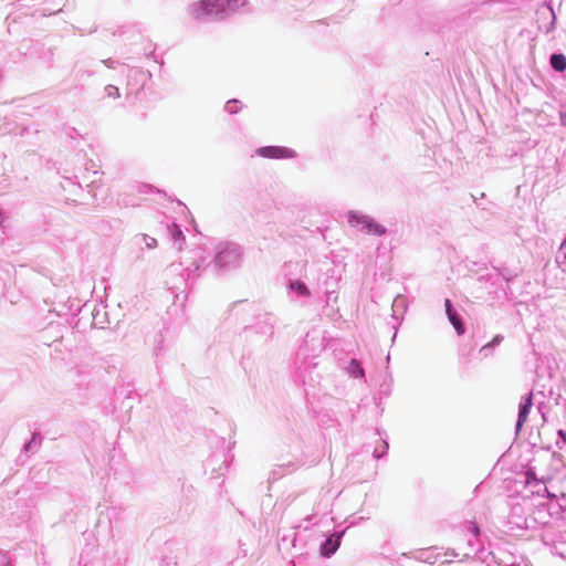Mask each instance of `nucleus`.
<instances>
[{"label":"nucleus","instance_id":"nucleus-1","mask_svg":"<svg viewBox=\"0 0 566 566\" xmlns=\"http://www.w3.org/2000/svg\"><path fill=\"white\" fill-rule=\"evenodd\" d=\"M188 13L197 21L223 19V7L220 0H199L189 4Z\"/></svg>","mask_w":566,"mask_h":566},{"label":"nucleus","instance_id":"nucleus-2","mask_svg":"<svg viewBox=\"0 0 566 566\" xmlns=\"http://www.w3.org/2000/svg\"><path fill=\"white\" fill-rule=\"evenodd\" d=\"M258 155L261 157L273 158V159H282V158H293L295 153L286 147L281 146H266L259 148L256 150Z\"/></svg>","mask_w":566,"mask_h":566},{"label":"nucleus","instance_id":"nucleus-3","mask_svg":"<svg viewBox=\"0 0 566 566\" xmlns=\"http://www.w3.org/2000/svg\"><path fill=\"white\" fill-rule=\"evenodd\" d=\"M533 405V395L530 392L525 398V402L521 405L518 411V419L516 423V429L520 430L524 422L527 420L531 407Z\"/></svg>","mask_w":566,"mask_h":566},{"label":"nucleus","instance_id":"nucleus-4","mask_svg":"<svg viewBox=\"0 0 566 566\" xmlns=\"http://www.w3.org/2000/svg\"><path fill=\"white\" fill-rule=\"evenodd\" d=\"M223 7V18L243 8L247 0H220Z\"/></svg>","mask_w":566,"mask_h":566},{"label":"nucleus","instance_id":"nucleus-5","mask_svg":"<svg viewBox=\"0 0 566 566\" xmlns=\"http://www.w3.org/2000/svg\"><path fill=\"white\" fill-rule=\"evenodd\" d=\"M338 546H339V537L334 538L333 536H331L322 545V554L324 556L328 557L337 551Z\"/></svg>","mask_w":566,"mask_h":566},{"label":"nucleus","instance_id":"nucleus-6","mask_svg":"<svg viewBox=\"0 0 566 566\" xmlns=\"http://www.w3.org/2000/svg\"><path fill=\"white\" fill-rule=\"evenodd\" d=\"M551 65L554 71H565L566 70V56L562 53H555L551 56Z\"/></svg>","mask_w":566,"mask_h":566},{"label":"nucleus","instance_id":"nucleus-7","mask_svg":"<svg viewBox=\"0 0 566 566\" xmlns=\"http://www.w3.org/2000/svg\"><path fill=\"white\" fill-rule=\"evenodd\" d=\"M290 286L292 290H294L298 294L304 295V296H310V291L304 283L296 281V282H292Z\"/></svg>","mask_w":566,"mask_h":566},{"label":"nucleus","instance_id":"nucleus-8","mask_svg":"<svg viewBox=\"0 0 566 566\" xmlns=\"http://www.w3.org/2000/svg\"><path fill=\"white\" fill-rule=\"evenodd\" d=\"M448 318L451 322V324L453 325V327L455 328V331L458 332V334H463L464 333L463 324L460 321V318L458 317L457 313L452 314Z\"/></svg>","mask_w":566,"mask_h":566},{"label":"nucleus","instance_id":"nucleus-9","mask_svg":"<svg viewBox=\"0 0 566 566\" xmlns=\"http://www.w3.org/2000/svg\"><path fill=\"white\" fill-rule=\"evenodd\" d=\"M558 263L566 270V239L564 240L559 249Z\"/></svg>","mask_w":566,"mask_h":566},{"label":"nucleus","instance_id":"nucleus-10","mask_svg":"<svg viewBox=\"0 0 566 566\" xmlns=\"http://www.w3.org/2000/svg\"><path fill=\"white\" fill-rule=\"evenodd\" d=\"M503 337L500 335H496L490 343L485 344L481 350H485L494 345H497L502 342Z\"/></svg>","mask_w":566,"mask_h":566},{"label":"nucleus","instance_id":"nucleus-11","mask_svg":"<svg viewBox=\"0 0 566 566\" xmlns=\"http://www.w3.org/2000/svg\"><path fill=\"white\" fill-rule=\"evenodd\" d=\"M423 554H424V551H423V549H421V551L419 552V556H417V559H418V560H420V562H428V563H430V564H434V563H436L437 557H434L433 559H431V556L424 557V556H423Z\"/></svg>","mask_w":566,"mask_h":566},{"label":"nucleus","instance_id":"nucleus-12","mask_svg":"<svg viewBox=\"0 0 566 566\" xmlns=\"http://www.w3.org/2000/svg\"><path fill=\"white\" fill-rule=\"evenodd\" d=\"M444 305H446V312H447L448 317L455 313L454 310L452 308V304L449 298L446 300Z\"/></svg>","mask_w":566,"mask_h":566},{"label":"nucleus","instance_id":"nucleus-13","mask_svg":"<svg viewBox=\"0 0 566 566\" xmlns=\"http://www.w3.org/2000/svg\"><path fill=\"white\" fill-rule=\"evenodd\" d=\"M102 63H104L105 66L108 67V69H115L116 67V62L113 61V60H108L107 62L106 61H102Z\"/></svg>","mask_w":566,"mask_h":566},{"label":"nucleus","instance_id":"nucleus-14","mask_svg":"<svg viewBox=\"0 0 566 566\" xmlns=\"http://www.w3.org/2000/svg\"><path fill=\"white\" fill-rule=\"evenodd\" d=\"M374 232L380 235L385 232V229L380 226H376Z\"/></svg>","mask_w":566,"mask_h":566},{"label":"nucleus","instance_id":"nucleus-15","mask_svg":"<svg viewBox=\"0 0 566 566\" xmlns=\"http://www.w3.org/2000/svg\"><path fill=\"white\" fill-rule=\"evenodd\" d=\"M472 532L475 536H479L480 534L479 527L475 523H472Z\"/></svg>","mask_w":566,"mask_h":566},{"label":"nucleus","instance_id":"nucleus-16","mask_svg":"<svg viewBox=\"0 0 566 566\" xmlns=\"http://www.w3.org/2000/svg\"><path fill=\"white\" fill-rule=\"evenodd\" d=\"M352 364H353V365H355V366L358 368V373H359V375H360V376H363L364 371H363V369H361V368H359V367H358V365L356 364V361H355V360H353V361H352Z\"/></svg>","mask_w":566,"mask_h":566},{"label":"nucleus","instance_id":"nucleus-17","mask_svg":"<svg viewBox=\"0 0 566 566\" xmlns=\"http://www.w3.org/2000/svg\"><path fill=\"white\" fill-rule=\"evenodd\" d=\"M562 122L566 125V114H562Z\"/></svg>","mask_w":566,"mask_h":566},{"label":"nucleus","instance_id":"nucleus-18","mask_svg":"<svg viewBox=\"0 0 566 566\" xmlns=\"http://www.w3.org/2000/svg\"><path fill=\"white\" fill-rule=\"evenodd\" d=\"M558 434H559L560 437H564V431H563V430H559Z\"/></svg>","mask_w":566,"mask_h":566}]
</instances>
